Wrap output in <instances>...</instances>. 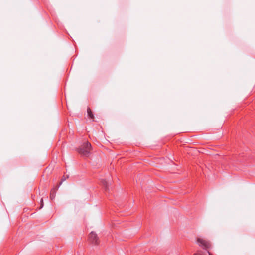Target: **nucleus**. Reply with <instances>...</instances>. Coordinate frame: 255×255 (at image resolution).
<instances>
[{
	"instance_id": "nucleus-7",
	"label": "nucleus",
	"mask_w": 255,
	"mask_h": 255,
	"mask_svg": "<svg viewBox=\"0 0 255 255\" xmlns=\"http://www.w3.org/2000/svg\"><path fill=\"white\" fill-rule=\"evenodd\" d=\"M43 206V200L42 199H41V206H40V209L42 208Z\"/></svg>"
},
{
	"instance_id": "nucleus-5",
	"label": "nucleus",
	"mask_w": 255,
	"mask_h": 255,
	"mask_svg": "<svg viewBox=\"0 0 255 255\" xmlns=\"http://www.w3.org/2000/svg\"><path fill=\"white\" fill-rule=\"evenodd\" d=\"M101 182H102V184L104 186L105 190L107 191L108 190V184L106 180H102Z\"/></svg>"
},
{
	"instance_id": "nucleus-1",
	"label": "nucleus",
	"mask_w": 255,
	"mask_h": 255,
	"mask_svg": "<svg viewBox=\"0 0 255 255\" xmlns=\"http://www.w3.org/2000/svg\"><path fill=\"white\" fill-rule=\"evenodd\" d=\"M91 149V144L86 142L77 149L78 152L84 156H88Z\"/></svg>"
},
{
	"instance_id": "nucleus-4",
	"label": "nucleus",
	"mask_w": 255,
	"mask_h": 255,
	"mask_svg": "<svg viewBox=\"0 0 255 255\" xmlns=\"http://www.w3.org/2000/svg\"><path fill=\"white\" fill-rule=\"evenodd\" d=\"M87 113H88V115L90 119L93 120L94 119V115L92 114V111L91 110V109L89 108H88L87 109Z\"/></svg>"
},
{
	"instance_id": "nucleus-6",
	"label": "nucleus",
	"mask_w": 255,
	"mask_h": 255,
	"mask_svg": "<svg viewBox=\"0 0 255 255\" xmlns=\"http://www.w3.org/2000/svg\"><path fill=\"white\" fill-rule=\"evenodd\" d=\"M69 177V176L68 175H64L62 178V179H61V181H60V182L59 183V186L62 184V182L63 181H64L65 180H66V179L67 178H68Z\"/></svg>"
},
{
	"instance_id": "nucleus-2",
	"label": "nucleus",
	"mask_w": 255,
	"mask_h": 255,
	"mask_svg": "<svg viewBox=\"0 0 255 255\" xmlns=\"http://www.w3.org/2000/svg\"><path fill=\"white\" fill-rule=\"evenodd\" d=\"M89 240L90 242L94 244H98L99 243V239L97 234L94 232H91L89 235Z\"/></svg>"
},
{
	"instance_id": "nucleus-3",
	"label": "nucleus",
	"mask_w": 255,
	"mask_h": 255,
	"mask_svg": "<svg viewBox=\"0 0 255 255\" xmlns=\"http://www.w3.org/2000/svg\"><path fill=\"white\" fill-rule=\"evenodd\" d=\"M59 187V185H57V186L52 189V190H51L50 198L51 200H53L55 198L56 191L58 190Z\"/></svg>"
}]
</instances>
